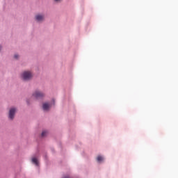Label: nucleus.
<instances>
[{"label": "nucleus", "mask_w": 178, "mask_h": 178, "mask_svg": "<svg viewBox=\"0 0 178 178\" xmlns=\"http://www.w3.org/2000/svg\"><path fill=\"white\" fill-rule=\"evenodd\" d=\"M14 58H15V59H17V58H19L18 54H15V56H14Z\"/></svg>", "instance_id": "9"}, {"label": "nucleus", "mask_w": 178, "mask_h": 178, "mask_svg": "<svg viewBox=\"0 0 178 178\" xmlns=\"http://www.w3.org/2000/svg\"><path fill=\"white\" fill-rule=\"evenodd\" d=\"M15 113H16V108H13L10 109V112L8 113V118H10V120H13Z\"/></svg>", "instance_id": "3"}, {"label": "nucleus", "mask_w": 178, "mask_h": 178, "mask_svg": "<svg viewBox=\"0 0 178 178\" xmlns=\"http://www.w3.org/2000/svg\"><path fill=\"white\" fill-rule=\"evenodd\" d=\"M32 97H33L36 99H39L44 97V94L40 90H35V92H33V94L32 95Z\"/></svg>", "instance_id": "2"}, {"label": "nucleus", "mask_w": 178, "mask_h": 178, "mask_svg": "<svg viewBox=\"0 0 178 178\" xmlns=\"http://www.w3.org/2000/svg\"><path fill=\"white\" fill-rule=\"evenodd\" d=\"M97 161L99 163H100V162H102V161H104V158H103L102 156H99L97 157Z\"/></svg>", "instance_id": "7"}, {"label": "nucleus", "mask_w": 178, "mask_h": 178, "mask_svg": "<svg viewBox=\"0 0 178 178\" xmlns=\"http://www.w3.org/2000/svg\"><path fill=\"white\" fill-rule=\"evenodd\" d=\"M35 18H36V21L42 22L44 19V16L43 15L38 14V15H36Z\"/></svg>", "instance_id": "5"}, {"label": "nucleus", "mask_w": 178, "mask_h": 178, "mask_svg": "<svg viewBox=\"0 0 178 178\" xmlns=\"http://www.w3.org/2000/svg\"><path fill=\"white\" fill-rule=\"evenodd\" d=\"M59 0H55V1H58Z\"/></svg>", "instance_id": "11"}, {"label": "nucleus", "mask_w": 178, "mask_h": 178, "mask_svg": "<svg viewBox=\"0 0 178 178\" xmlns=\"http://www.w3.org/2000/svg\"><path fill=\"white\" fill-rule=\"evenodd\" d=\"M51 107V103H43L42 104V109L44 111H49Z\"/></svg>", "instance_id": "4"}, {"label": "nucleus", "mask_w": 178, "mask_h": 178, "mask_svg": "<svg viewBox=\"0 0 178 178\" xmlns=\"http://www.w3.org/2000/svg\"><path fill=\"white\" fill-rule=\"evenodd\" d=\"M32 163H35L36 166L39 165L38 160L36 158H32Z\"/></svg>", "instance_id": "6"}, {"label": "nucleus", "mask_w": 178, "mask_h": 178, "mask_svg": "<svg viewBox=\"0 0 178 178\" xmlns=\"http://www.w3.org/2000/svg\"><path fill=\"white\" fill-rule=\"evenodd\" d=\"M65 178H70V177H65Z\"/></svg>", "instance_id": "10"}, {"label": "nucleus", "mask_w": 178, "mask_h": 178, "mask_svg": "<svg viewBox=\"0 0 178 178\" xmlns=\"http://www.w3.org/2000/svg\"><path fill=\"white\" fill-rule=\"evenodd\" d=\"M33 74L30 71H25V72L22 73V79H24V81L31 80Z\"/></svg>", "instance_id": "1"}, {"label": "nucleus", "mask_w": 178, "mask_h": 178, "mask_svg": "<svg viewBox=\"0 0 178 178\" xmlns=\"http://www.w3.org/2000/svg\"><path fill=\"white\" fill-rule=\"evenodd\" d=\"M47 131H44L42 132L41 136L42 137H45L47 136Z\"/></svg>", "instance_id": "8"}]
</instances>
